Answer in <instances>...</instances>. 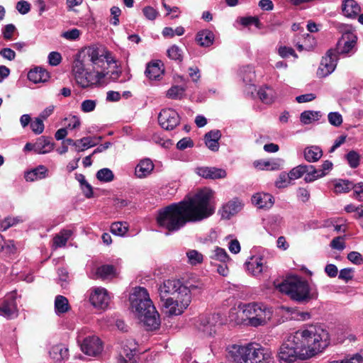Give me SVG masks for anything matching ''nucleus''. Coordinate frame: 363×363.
Here are the masks:
<instances>
[{
  "instance_id": "obj_46",
  "label": "nucleus",
  "mask_w": 363,
  "mask_h": 363,
  "mask_svg": "<svg viewBox=\"0 0 363 363\" xmlns=\"http://www.w3.org/2000/svg\"><path fill=\"white\" fill-rule=\"evenodd\" d=\"M79 147H77V152L84 151L89 147H94L97 145V142L95 141V139L91 137H84L79 140Z\"/></svg>"
},
{
  "instance_id": "obj_62",
  "label": "nucleus",
  "mask_w": 363,
  "mask_h": 363,
  "mask_svg": "<svg viewBox=\"0 0 363 363\" xmlns=\"http://www.w3.org/2000/svg\"><path fill=\"white\" fill-rule=\"evenodd\" d=\"M143 13L145 18L150 21H154L159 15V12L152 6L144 7Z\"/></svg>"
},
{
  "instance_id": "obj_1",
  "label": "nucleus",
  "mask_w": 363,
  "mask_h": 363,
  "mask_svg": "<svg viewBox=\"0 0 363 363\" xmlns=\"http://www.w3.org/2000/svg\"><path fill=\"white\" fill-rule=\"evenodd\" d=\"M213 195L210 189H203L192 197L172 203L160 210L157 217L160 227H182L187 223L200 221L212 215L214 208L209 201Z\"/></svg>"
},
{
  "instance_id": "obj_9",
  "label": "nucleus",
  "mask_w": 363,
  "mask_h": 363,
  "mask_svg": "<svg viewBox=\"0 0 363 363\" xmlns=\"http://www.w3.org/2000/svg\"><path fill=\"white\" fill-rule=\"evenodd\" d=\"M86 55L87 61L91 62L97 69L105 70L104 66L106 62L108 65L116 62L112 53L106 48L91 46L86 48Z\"/></svg>"
},
{
  "instance_id": "obj_25",
  "label": "nucleus",
  "mask_w": 363,
  "mask_h": 363,
  "mask_svg": "<svg viewBox=\"0 0 363 363\" xmlns=\"http://www.w3.org/2000/svg\"><path fill=\"white\" fill-rule=\"evenodd\" d=\"M284 164V160L280 158H276L270 160H256L254 162V166L260 170H278Z\"/></svg>"
},
{
  "instance_id": "obj_11",
  "label": "nucleus",
  "mask_w": 363,
  "mask_h": 363,
  "mask_svg": "<svg viewBox=\"0 0 363 363\" xmlns=\"http://www.w3.org/2000/svg\"><path fill=\"white\" fill-rule=\"evenodd\" d=\"M222 324L219 313L201 315L196 323V328L206 336H212L216 333L217 325Z\"/></svg>"
},
{
  "instance_id": "obj_14",
  "label": "nucleus",
  "mask_w": 363,
  "mask_h": 363,
  "mask_svg": "<svg viewBox=\"0 0 363 363\" xmlns=\"http://www.w3.org/2000/svg\"><path fill=\"white\" fill-rule=\"evenodd\" d=\"M160 126L167 130H173L180 122V118L176 111L172 108L162 109L158 116Z\"/></svg>"
},
{
  "instance_id": "obj_16",
  "label": "nucleus",
  "mask_w": 363,
  "mask_h": 363,
  "mask_svg": "<svg viewBox=\"0 0 363 363\" xmlns=\"http://www.w3.org/2000/svg\"><path fill=\"white\" fill-rule=\"evenodd\" d=\"M89 301L95 308L104 310L108 306L110 296L106 289L98 287L93 289Z\"/></svg>"
},
{
  "instance_id": "obj_15",
  "label": "nucleus",
  "mask_w": 363,
  "mask_h": 363,
  "mask_svg": "<svg viewBox=\"0 0 363 363\" xmlns=\"http://www.w3.org/2000/svg\"><path fill=\"white\" fill-rule=\"evenodd\" d=\"M337 57L334 50H330L323 57L317 74L320 77H325L330 74L337 66Z\"/></svg>"
},
{
  "instance_id": "obj_58",
  "label": "nucleus",
  "mask_w": 363,
  "mask_h": 363,
  "mask_svg": "<svg viewBox=\"0 0 363 363\" xmlns=\"http://www.w3.org/2000/svg\"><path fill=\"white\" fill-rule=\"evenodd\" d=\"M82 32L77 28H72L71 30L63 32L61 36L69 40H76L79 38Z\"/></svg>"
},
{
  "instance_id": "obj_6",
  "label": "nucleus",
  "mask_w": 363,
  "mask_h": 363,
  "mask_svg": "<svg viewBox=\"0 0 363 363\" xmlns=\"http://www.w3.org/2000/svg\"><path fill=\"white\" fill-rule=\"evenodd\" d=\"M241 310L242 319L247 320L248 324L254 327L265 324L272 315L270 308L256 303L243 305Z\"/></svg>"
},
{
  "instance_id": "obj_53",
  "label": "nucleus",
  "mask_w": 363,
  "mask_h": 363,
  "mask_svg": "<svg viewBox=\"0 0 363 363\" xmlns=\"http://www.w3.org/2000/svg\"><path fill=\"white\" fill-rule=\"evenodd\" d=\"M186 255L191 264L196 265L203 261V255L196 250H190Z\"/></svg>"
},
{
  "instance_id": "obj_48",
  "label": "nucleus",
  "mask_w": 363,
  "mask_h": 363,
  "mask_svg": "<svg viewBox=\"0 0 363 363\" xmlns=\"http://www.w3.org/2000/svg\"><path fill=\"white\" fill-rule=\"evenodd\" d=\"M185 89L179 86H174L170 88L167 93L168 98L172 99H181L184 93Z\"/></svg>"
},
{
  "instance_id": "obj_47",
  "label": "nucleus",
  "mask_w": 363,
  "mask_h": 363,
  "mask_svg": "<svg viewBox=\"0 0 363 363\" xmlns=\"http://www.w3.org/2000/svg\"><path fill=\"white\" fill-rule=\"evenodd\" d=\"M315 45V40L311 35L306 34L305 38L304 44L296 43V46L298 51L311 50Z\"/></svg>"
},
{
  "instance_id": "obj_61",
  "label": "nucleus",
  "mask_w": 363,
  "mask_h": 363,
  "mask_svg": "<svg viewBox=\"0 0 363 363\" xmlns=\"http://www.w3.org/2000/svg\"><path fill=\"white\" fill-rule=\"evenodd\" d=\"M353 197L359 201H363V182L353 184Z\"/></svg>"
},
{
  "instance_id": "obj_54",
  "label": "nucleus",
  "mask_w": 363,
  "mask_h": 363,
  "mask_svg": "<svg viewBox=\"0 0 363 363\" xmlns=\"http://www.w3.org/2000/svg\"><path fill=\"white\" fill-rule=\"evenodd\" d=\"M306 164L298 165L297 167L293 168L288 174L291 180H295L301 178L303 174H305Z\"/></svg>"
},
{
  "instance_id": "obj_7",
  "label": "nucleus",
  "mask_w": 363,
  "mask_h": 363,
  "mask_svg": "<svg viewBox=\"0 0 363 363\" xmlns=\"http://www.w3.org/2000/svg\"><path fill=\"white\" fill-rule=\"evenodd\" d=\"M278 357L280 361L293 363L297 359H307L303 350L299 347L294 334L287 336L279 348Z\"/></svg>"
},
{
  "instance_id": "obj_10",
  "label": "nucleus",
  "mask_w": 363,
  "mask_h": 363,
  "mask_svg": "<svg viewBox=\"0 0 363 363\" xmlns=\"http://www.w3.org/2000/svg\"><path fill=\"white\" fill-rule=\"evenodd\" d=\"M160 300H166L169 298H178L184 297V294L188 292L185 286L179 280L168 279L165 280L159 289Z\"/></svg>"
},
{
  "instance_id": "obj_24",
  "label": "nucleus",
  "mask_w": 363,
  "mask_h": 363,
  "mask_svg": "<svg viewBox=\"0 0 363 363\" xmlns=\"http://www.w3.org/2000/svg\"><path fill=\"white\" fill-rule=\"evenodd\" d=\"M342 14L348 18L354 19L361 12V7L355 0H344L342 3Z\"/></svg>"
},
{
  "instance_id": "obj_30",
  "label": "nucleus",
  "mask_w": 363,
  "mask_h": 363,
  "mask_svg": "<svg viewBox=\"0 0 363 363\" xmlns=\"http://www.w3.org/2000/svg\"><path fill=\"white\" fill-rule=\"evenodd\" d=\"M48 78V72L40 67H35L28 73V79L35 84L45 82Z\"/></svg>"
},
{
  "instance_id": "obj_45",
  "label": "nucleus",
  "mask_w": 363,
  "mask_h": 363,
  "mask_svg": "<svg viewBox=\"0 0 363 363\" xmlns=\"http://www.w3.org/2000/svg\"><path fill=\"white\" fill-rule=\"evenodd\" d=\"M184 286H185V288L188 291V292H186V294H187L188 296L189 297V303H191V294H194V295L199 294L204 289V285L201 281H196L194 284L188 283L186 285H184Z\"/></svg>"
},
{
  "instance_id": "obj_43",
  "label": "nucleus",
  "mask_w": 363,
  "mask_h": 363,
  "mask_svg": "<svg viewBox=\"0 0 363 363\" xmlns=\"http://www.w3.org/2000/svg\"><path fill=\"white\" fill-rule=\"evenodd\" d=\"M115 269L113 265L104 264L99 267L96 269V276L102 279H106L113 276Z\"/></svg>"
},
{
  "instance_id": "obj_40",
  "label": "nucleus",
  "mask_w": 363,
  "mask_h": 363,
  "mask_svg": "<svg viewBox=\"0 0 363 363\" xmlns=\"http://www.w3.org/2000/svg\"><path fill=\"white\" fill-rule=\"evenodd\" d=\"M72 231L70 229H63L53 239V244L56 247H61L66 245L68 239L72 235Z\"/></svg>"
},
{
  "instance_id": "obj_4",
  "label": "nucleus",
  "mask_w": 363,
  "mask_h": 363,
  "mask_svg": "<svg viewBox=\"0 0 363 363\" xmlns=\"http://www.w3.org/2000/svg\"><path fill=\"white\" fill-rule=\"evenodd\" d=\"M72 74L77 85L86 89L104 86L107 73L104 69H97L89 61L85 65L77 57L73 62Z\"/></svg>"
},
{
  "instance_id": "obj_20",
  "label": "nucleus",
  "mask_w": 363,
  "mask_h": 363,
  "mask_svg": "<svg viewBox=\"0 0 363 363\" xmlns=\"http://www.w3.org/2000/svg\"><path fill=\"white\" fill-rule=\"evenodd\" d=\"M0 315L7 318H13L17 315V306L13 293L4 298L0 306Z\"/></svg>"
},
{
  "instance_id": "obj_59",
  "label": "nucleus",
  "mask_w": 363,
  "mask_h": 363,
  "mask_svg": "<svg viewBox=\"0 0 363 363\" xmlns=\"http://www.w3.org/2000/svg\"><path fill=\"white\" fill-rule=\"evenodd\" d=\"M278 53L282 58H286L289 56H293L295 58L298 57L294 50L290 47L280 46L278 49Z\"/></svg>"
},
{
  "instance_id": "obj_41",
  "label": "nucleus",
  "mask_w": 363,
  "mask_h": 363,
  "mask_svg": "<svg viewBox=\"0 0 363 363\" xmlns=\"http://www.w3.org/2000/svg\"><path fill=\"white\" fill-rule=\"evenodd\" d=\"M353 187V183L349 180L337 179L334 181L333 190L337 194L349 192Z\"/></svg>"
},
{
  "instance_id": "obj_34",
  "label": "nucleus",
  "mask_w": 363,
  "mask_h": 363,
  "mask_svg": "<svg viewBox=\"0 0 363 363\" xmlns=\"http://www.w3.org/2000/svg\"><path fill=\"white\" fill-rule=\"evenodd\" d=\"M53 148L50 140L44 137H40L35 143V152L38 154H45L50 152Z\"/></svg>"
},
{
  "instance_id": "obj_27",
  "label": "nucleus",
  "mask_w": 363,
  "mask_h": 363,
  "mask_svg": "<svg viewBox=\"0 0 363 363\" xmlns=\"http://www.w3.org/2000/svg\"><path fill=\"white\" fill-rule=\"evenodd\" d=\"M48 169L44 165H39L37 167L25 173L24 177L27 182H34L45 179L48 176Z\"/></svg>"
},
{
  "instance_id": "obj_63",
  "label": "nucleus",
  "mask_w": 363,
  "mask_h": 363,
  "mask_svg": "<svg viewBox=\"0 0 363 363\" xmlns=\"http://www.w3.org/2000/svg\"><path fill=\"white\" fill-rule=\"evenodd\" d=\"M345 210L347 213H355V216L358 218L363 216V206H355L353 204H349L345 207Z\"/></svg>"
},
{
  "instance_id": "obj_37",
  "label": "nucleus",
  "mask_w": 363,
  "mask_h": 363,
  "mask_svg": "<svg viewBox=\"0 0 363 363\" xmlns=\"http://www.w3.org/2000/svg\"><path fill=\"white\" fill-rule=\"evenodd\" d=\"M50 356L56 362L62 361L68 357V349L62 345H55L50 350Z\"/></svg>"
},
{
  "instance_id": "obj_31",
  "label": "nucleus",
  "mask_w": 363,
  "mask_h": 363,
  "mask_svg": "<svg viewBox=\"0 0 363 363\" xmlns=\"http://www.w3.org/2000/svg\"><path fill=\"white\" fill-rule=\"evenodd\" d=\"M240 74L242 79L243 82L245 83L246 85L250 86V89H251L250 91L253 93V91L255 90V89L253 88L254 85L252 84V82L255 78L254 68L250 65L243 67L240 69Z\"/></svg>"
},
{
  "instance_id": "obj_29",
  "label": "nucleus",
  "mask_w": 363,
  "mask_h": 363,
  "mask_svg": "<svg viewBox=\"0 0 363 363\" xmlns=\"http://www.w3.org/2000/svg\"><path fill=\"white\" fill-rule=\"evenodd\" d=\"M264 264L265 262L262 257L254 256L247 262V267L253 275H258L263 272Z\"/></svg>"
},
{
  "instance_id": "obj_2",
  "label": "nucleus",
  "mask_w": 363,
  "mask_h": 363,
  "mask_svg": "<svg viewBox=\"0 0 363 363\" xmlns=\"http://www.w3.org/2000/svg\"><path fill=\"white\" fill-rule=\"evenodd\" d=\"M293 334L308 359L321 352L330 344L329 333L320 325H307Z\"/></svg>"
},
{
  "instance_id": "obj_55",
  "label": "nucleus",
  "mask_w": 363,
  "mask_h": 363,
  "mask_svg": "<svg viewBox=\"0 0 363 363\" xmlns=\"http://www.w3.org/2000/svg\"><path fill=\"white\" fill-rule=\"evenodd\" d=\"M168 57L174 60L181 61L182 60V51L177 45H172L167 50Z\"/></svg>"
},
{
  "instance_id": "obj_56",
  "label": "nucleus",
  "mask_w": 363,
  "mask_h": 363,
  "mask_svg": "<svg viewBox=\"0 0 363 363\" xmlns=\"http://www.w3.org/2000/svg\"><path fill=\"white\" fill-rule=\"evenodd\" d=\"M30 128L32 129L33 132L35 134H40L44 130V123L43 121V119H41L40 117L35 118L31 123H30Z\"/></svg>"
},
{
  "instance_id": "obj_21",
  "label": "nucleus",
  "mask_w": 363,
  "mask_h": 363,
  "mask_svg": "<svg viewBox=\"0 0 363 363\" xmlns=\"http://www.w3.org/2000/svg\"><path fill=\"white\" fill-rule=\"evenodd\" d=\"M164 72L163 63L160 60H155L147 64L145 74L150 80H159Z\"/></svg>"
},
{
  "instance_id": "obj_38",
  "label": "nucleus",
  "mask_w": 363,
  "mask_h": 363,
  "mask_svg": "<svg viewBox=\"0 0 363 363\" xmlns=\"http://www.w3.org/2000/svg\"><path fill=\"white\" fill-rule=\"evenodd\" d=\"M305 177L304 181L307 183L313 182L318 179L324 177V174L315 168L313 165H305Z\"/></svg>"
},
{
  "instance_id": "obj_60",
  "label": "nucleus",
  "mask_w": 363,
  "mask_h": 363,
  "mask_svg": "<svg viewBox=\"0 0 363 363\" xmlns=\"http://www.w3.org/2000/svg\"><path fill=\"white\" fill-rule=\"evenodd\" d=\"M96 106V101L91 99H86L82 102L81 110L84 113H89L93 111Z\"/></svg>"
},
{
  "instance_id": "obj_5",
  "label": "nucleus",
  "mask_w": 363,
  "mask_h": 363,
  "mask_svg": "<svg viewBox=\"0 0 363 363\" xmlns=\"http://www.w3.org/2000/svg\"><path fill=\"white\" fill-rule=\"evenodd\" d=\"M274 285L280 292L298 303H308L318 296V293L311 289L308 281L297 276L289 277L281 283L274 281Z\"/></svg>"
},
{
  "instance_id": "obj_51",
  "label": "nucleus",
  "mask_w": 363,
  "mask_h": 363,
  "mask_svg": "<svg viewBox=\"0 0 363 363\" xmlns=\"http://www.w3.org/2000/svg\"><path fill=\"white\" fill-rule=\"evenodd\" d=\"M291 181L289 174L281 172L275 182V186L279 189L285 188L290 184Z\"/></svg>"
},
{
  "instance_id": "obj_32",
  "label": "nucleus",
  "mask_w": 363,
  "mask_h": 363,
  "mask_svg": "<svg viewBox=\"0 0 363 363\" xmlns=\"http://www.w3.org/2000/svg\"><path fill=\"white\" fill-rule=\"evenodd\" d=\"M304 158L308 162H315L319 160L323 156V151L315 145L308 146L304 149Z\"/></svg>"
},
{
  "instance_id": "obj_26",
  "label": "nucleus",
  "mask_w": 363,
  "mask_h": 363,
  "mask_svg": "<svg viewBox=\"0 0 363 363\" xmlns=\"http://www.w3.org/2000/svg\"><path fill=\"white\" fill-rule=\"evenodd\" d=\"M154 167V164L150 159H143L135 167V174L140 179L147 177L152 173Z\"/></svg>"
},
{
  "instance_id": "obj_39",
  "label": "nucleus",
  "mask_w": 363,
  "mask_h": 363,
  "mask_svg": "<svg viewBox=\"0 0 363 363\" xmlns=\"http://www.w3.org/2000/svg\"><path fill=\"white\" fill-rule=\"evenodd\" d=\"M322 114L317 111H305L301 113L300 121L304 125L310 124L320 120Z\"/></svg>"
},
{
  "instance_id": "obj_28",
  "label": "nucleus",
  "mask_w": 363,
  "mask_h": 363,
  "mask_svg": "<svg viewBox=\"0 0 363 363\" xmlns=\"http://www.w3.org/2000/svg\"><path fill=\"white\" fill-rule=\"evenodd\" d=\"M221 137V133L218 130H211L205 135V143L208 148L213 152L219 149L218 140Z\"/></svg>"
},
{
  "instance_id": "obj_35",
  "label": "nucleus",
  "mask_w": 363,
  "mask_h": 363,
  "mask_svg": "<svg viewBox=\"0 0 363 363\" xmlns=\"http://www.w3.org/2000/svg\"><path fill=\"white\" fill-rule=\"evenodd\" d=\"M70 306L68 299L62 295H57L55 299V311L57 315H60L69 311Z\"/></svg>"
},
{
  "instance_id": "obj_3",
  "label": "nucleus",
  "mask_w": 363,
  "mask_h": 363,
  "mask_svg": "<svg viewBox=\"0 0 363 363\" xmlns=\"http://www.w3.org/2000/svg\"><path fill=\"white\" fill-rule=\"evenodd\" d=\"M131 306L138 319L147 330L157 329L160 325V315L157 311L147 290L144 287L135 288L131 296Z\"/></svg>"
},
{
  "instance_id": "obj_33",
  "label": "nucleus",
  "mask_w": 363,
  "mask_h": 363,
  "mask_svg": "<svg viewBox=\"0 0 363 363\" xmlns=\"http://www.w3.org/2000/svg\"><path fill=\"white\" fill-rule=\"evenodd\" d=\"M196 40L201 46L208 47L213 43L214 34L209 30H203L197 33Z\"/></svg>"
},
{
  "instance_id": "obj_23",
  "label": "nucleus",
  "mask_w": 363,
  "mask_h": 363,
  "mask_svg": "<svg viewBox=\"0 0 363 363\" xmlns=\"http://www.w3.org/2000/svg\"><path fill=\"white\" fill-rule=\"evenodd\" d=\"M252 203L258 208L268 209L273 206L274 200L271 194L260 192L252 196Z\"/></svg>"
},
{
  "instance_id": "obj_22",
  "label": "nucleus",
  "mask_w": 363,
  "mask_h": 363,
  "mask_svg": "<svg viewBox=\"0 0 363 363\" xmlns=\"http://www.w3.org/2000/svg\"><path fill=\"white\" fill-rule=\"evenodd\" d=\"M196 173L205 179H222L226 177V172L216 167H200L195 169Z\"/></svg>"
},
{
  "instance_id": "obj_8",
  "label": "nucleus",
  "mask_w": 363,
  "mask_h": 363,
  "mask_svg": "<svg viewBox=\"0 0 363 363\" xmlns=\"http://www.w3.org/2000/svg\"><path fill=\"white\" fill-rule=\"evenodd\" d=\"M341 38L337 43L335 53L340 55H353L357 50V36L352 27L349 25H342Z\"/></svg>"
},
{
  "instance_id": "obj_64",
  "label": "nucleus",
  "mask_w": 363,
  "mask_h": 363,
  "mask_svg": "<svg viewBox=\"0 0 363 363\" xmlns=\"http://www.w3.org/2000/svg\"><path fill=\"white\" fill-rule=\"evenodd\" d=\"M345 220L342 218H333L325 222V227H345Z\"/></svg>"
},
{
  "instance_id": "obj_52",
  "label": "nucleus",
  "mask_w": 363,
  "mask_h": 363,
  "mask_svg": "<svg viewBox=\"0 0 363 363\" xmlns=\"http://www.w3.org/2000/svg\"><path fill=\"white\" fill-rule=\"evenodd\" d=\"M67 123L65 128L67 130H74L78 128L81 125L80 118L77 116H69L65 118Z\"/></svg>"
},
{
  "instance_id": "obj_19",
  "label": "nucleus",
  "mask_w": 363,
  "mask_h": 363,
  "mask_svg": "<svg viewBox=\"0 0 363 363\" xmlns=\"http://www.w3.org/2000/svg\"><path fill=\"white\" fill-rule=\"evenodd\" d=\"M243 206V203L238 199L228 201L219 211L221 218L225 220L230 219L242 209Z\"/></svg>"
},
{
  "instance_id": "obj_18",
  "label": "nucleus",
  "mask_w": 363,
  "mask_h": 363,
  "mask_svg": "<svg viewBox=\"0 0 363 363\" xmlns=\"http://www.w3.org/2000/svg\"><path fill=\"white\" fill-rule=\"evenodd\" d=\"M247 344L241 345H231L227 347V357L234 363H246L245 359L247 350Z\"/></svg>"
},
{
  "instance_id": "obj_57",
  "label": "nucleus",
  "mask_w": 363,
  "mask_h": 363,
  "mask_svg": "<svg viewBox=\"0 0 363 363\" xmlns=\"http://www.w3.org/2000/svg\"><path fill=\"white\" fill-rule=\"evenodd\" d=\"M329 123L335 127L341 125L342 123V116L338 112H330L328 115Z\"/></svg>"
},
{
  "instance_id": "obj_50",
  "label": "nucleus",
  "mask_w": 363,
  "mask_h": 363,
  "mask_svg": "<svg viewBox=\"0 0 363 363\" xmlns=\"http://www.w3.org/2000/svg\"><path fill=\"white\" fill-rule=\"evenodd\" d=\"M136 347L129 350V352H126V347H123L120 352V363H128V361H132L135 354Z\"/></svg>"
},
{
  "instance_id": "obj_42",
  "label": "nucleus",
  "mask_w": 363,
  "mask_h": 363,
  "mask_svg": "<svg viewBox=\"0 0 363 363\" xmlns=\"http://www.w3.org/2000/svg\"><path fill=\"white\" fill-rule=\"evenodd\" d=\"M210 258L211 259V263L213 264V261H219L221 263H227L230 260V257L228 255L226 251L220 247H217L210 255Z\"/></svg>"
},
{
  "instance_id": "obj_12",
  "label": "nucleus",
  "mask_w": 363,
  "mask_h": 363,
  "mask_svg": "<svg viewBox=\"0 0 363 363\" xmlns=\"http://www.w3.org/2000/svg\"><path fill=\"white\" fill-rule=\"evenodd\" d=\"M161 301L162 302L163 311L168 315H179L182 314L190 303L189 297L187 294H184V297L178 298H169Z\"/></svg>"
},
{
  "instance_id": "obj_44",
  "label": "nucleus",
  "mask_w": 363,
  "mask_h": 363,
  "mask_svg": "<svg viewBox=\"0 0 363 363\" xmlns=\"http://www.w3.org/2000/svg\"><path fill=\"white\" fill-rule=\"evenodd\" d=\"M97 179L101 182H111L114 179V174L109 168H102L96 174Z\"/></svg>"
},
{
  "instance_id": "obj_36",
  "label": "nucleus",
  "mask_w": 363,
  "mask_h": 363,
  "mask_svg": "<svg viewBox=\"0 0 363 363\" xmlns=\"http://www.w3.org/2000/svg\"><path fill=\"white\" fill-rule=\"evenodd\" d=\"M257 94L260 100L266 104H271L274 102L277 95L274 90L269 86H264L259 89Z\"/></svg>"
},
{
  "instance_id": "obj_17",
  "label": "nucleus",
  "mask_w": 363,
  "mask_h": 363,
  "mask_svg": "<svg viewBox=\"0 0 363 363\" xmlns=\"http://www.w3.org/2000/svg\"><path fill=\"white\" fill-rule=\"evenodd\" d=\"M81 349L87 355L96 356L103 350L102 342L97 336H88L83 340Z\"/></svg>"
},
{
  "instance_id": "obj_49",
  "label": "nucleus",
  "mask_w": 363,
  "mask_h": 363,
  "mask_svg": "<svg viewBox=\"0 0 363 363\" xmlns=\"http://www.w3.org/2000/svg\"><path fill=\"white\" fill-rule=\"evenodd\" d=\"M346 158L350 167L357 168L359 166L360 155L356 151H350Z\"/></svg>"
},
{
  "instance_id": "obj_13",
  "label": "nucleus",
  "mask_w": 363,
  "mask_h": 363,
  "mask_svg": "<svg viewBox=\"0 0 363 363\" xmlns=\"http://www.w3.org/2000/svg\"><path fill=\"white\" fill-rule=\"evenodd\" d=\"M247 350L246 363H269L272 359L271 352L257 344L248 343Z\"/></svg>"
}]
</instances>
